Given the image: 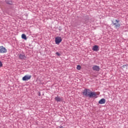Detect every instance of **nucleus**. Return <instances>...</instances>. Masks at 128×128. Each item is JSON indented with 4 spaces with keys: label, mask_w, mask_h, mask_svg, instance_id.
I'll return each instance as SVG.
<instances>
[{
    "label": "nucleus",
    "mask_w": 128,
    "mask_h": 128,
    "mask_svg": "<svg viewBox=\"0 0 128 128\" xmlns=\"http://www.w3.org/2000/svg\"><path fill=\"white\" fill-rule=\"evenodd\" d=\"M85 96H89V98H94L96 96V94L94 92H90L89 90L86 89L82 92Z\"/></svg>",
    "instance_id": "f257e3e1"
},
{
    "label": "nucleus",
    "mask_w": 128,
    "mask_h": 128,
    "mask_svg": "<svg viewBox=\"0 0 128 128\" xmlns=\"http://www.w3.org/2000/svg\"><path fill=\"white\" fill-rule=\"evenodd\" d=\"M112 24L116 28H120V20H114L112 21Z\"/></svg>",
    "instance_id": "f03ea898"
},
{
    "label": "nucleus",
    "mask_w": 128,
    "mask_h": 128,
    "mask_svg": "<svg viewBox=\"0 0 128 128\" xmlns=\"http://www.w3.org/2000/svg\"><path fill=\"white\" fill-rule=\"evenodd\" d=\"M8 52V50L4 46H0V54H6Z\"/></svg>",
    "instance_id": "7ed1b4c3"
},
{
    "label": "nucleus",
    "mask_w": 128,
    "mask_h": 128,
    "mask_svg": "<svg viewBox=\"0 0 128 128\" xmlns=\"http://www.w3.org/2000/svg\"><path fill=\"white\" fill-rule=\"evenodd\" d=\"M30 78H32V76L26 74L22 78V80L24 82H26V80H30Z\"/></svg>",
    "instance_id": "20e7f679"
},
{
    "label": "nucleus",
    "mask_w": 128,
    "mask_h": 128,
    "mask_svg": "<svg viewBox=\"0 0 128 128\" xmlns=\"http://www.w3.org/2000/svg\"><path fill=\"white\" fill-rule=\"evenodd\" d=\"M62 37L57 36L55 38V42L56 44H60L62 42Z\"/></svg>",
    "instance_id": "39448f33"
},
{
    "label": "nucleus",
    "mask_w": 128,
    "mask_h": 128,
    "mask_svg": "<svg viewBox=\"0 0 128 128\" xmlns=\"http://www.w3.org/2000/svg\"><path fill=\"white\" fill-rule=\"evenodd\" d=\"M93 70H95L96 72H100V66H98L96 65H94L92 68Z\"/></svg>",
    "instance_id": "423d86ee"
},
{
    "label": "nucleus",
    "mask_w": 128,
    "mask_h": 128,
    "mask_svg": "<svg viewBox=\"0 0 128 128\" xmlns=\"http://www.w3.org/2000/svg\"><path fill=\"white\" fill-rule=\"evenodd\" d=\"M54 100L58 102H62V100H64V99L62 98H60L58 96H57L55 97Z\"/></svg>",
    "instance_id": "0eeeda50"
},
{
    "label": "nucleus",
    "mask_w": 128,
    "mask_h": 128,
    "mask_svg": "<svg viewBox=\"0 0 128 128\" xmlns=\"http://www.w3.org/2000/svg\"><path fill=\"white\" fill-rule=\"evenodd\" d=\"M19 58H20V60H26V56L24 54H21L19 55Z\"/></svg>",
    "instance_id": "6e6552de"
},
{
    "label": "nucleus",
    "mask_w": 128,
    "mask_h": 128,
    "mask_svg": "<svg viewBox=\"0 0 128 128\" xmlns=\"http://www.w3.org/2000/svg\"><path fill=\"white\" fill-rule=\"evenodd\" d=\"M98 104H106V100L104 98L100 100L98 102Z\"/></svg>",
    "instance_id": "1a4fd4ad"
},
{
    "label": "nucleus",
    "mask_w": 128,
    "mask_h": 128,
    "mask_svg": "<svg viewBox=\"0 0 128 128\" xmlns=\"http://www.w3.org/2000/svg\"><path fill=\"white\" fill-rule=\"evenodd\" d=\"M92 50H94V52H98V46L95 45L93 46L92 48Z\"/></svg>",
    "instance_id": "9d476101"
},
{
    "label": "nucleus",
    "mask_w": 128,
    "mask_h": 128,
    "mask_svg": "<svg viewBox=\"0 0 128 128\" xmlns=\"http://www.w3.org/2000/svg\"><path fill=\"white\" fill-rule=\"evenodd\" d=\"M22 38H23V40H26V34H22Z\"/></svg>",
    "instance_id": "9b49d317"
},
{
    "label": "nucleus",
    "mask_w": 128,
    "mask_h": 128,
    "mask_svg": "<svg viewBox=\"0 0 128 128\" xmlns=\"http://www.w3.org/2000/svg\"><path fill=\"white\" fill-rule=\"evenodd\" d=\"M82 68V66H80V65H78L76 67V69L78 70H80V69Z\"/></svg>",
    "instance_id": "f8f14e48"
},
{
    "label": "nucleus",
    "mask_w": 128,
    "mask_h": 128,
    "mask_svg": "<svg viewBox=\"0 0 128 128\" xmlns=\"http://www.w3.org/2000/svg\"><path fill=\"white\" fill-rule=\"evenodd\" d=\"M56 54L58 56H60V54L58 52H56Z\"/></svg>",
    "instance_id": "ddd939ff"
},
{
    "label": "nucleus",
    "mask_w": 128,
    "mask_h": 128,
    "mask_svg": "<svg viewBox=\"0 0 128 128\" xmlns=\"http://www.w3.org/2000/svg\"><path fill=\"white\" fill-rule=\"evenodd\" d=\"M2 62L1 61H0V68H2Z\"/></svg>",
    "instance_id": "4468645a"
},
{
    "label": "nucleus",
    "mask_w": 128,
    "mask_h": 128,
    "mask_svg": "<svg viewBox=\"0 0 128 128\" xmlns=\"http://www.w3.org/2000/svg\"><path fill=\"white\" fill-rule=\"evenodd\" d=\"M126 65H123L122 66V68H126Z\"/></svg>",
    "instance_id": "2eb2a0df"
},
{
    "label": "nucleus",
    "mask_w": 128,
    "mask_h": 128,
    "mask_svg": "<svg viewBox=\"0 0 128 128\" xmlns=\"http://www.w3.org/2000/svg\"><path fill=\"white\" fill-rule=\"evenodd\" d=\"M7 4H10V3H7Z\"/></svg>",
    "instance_id": "dca6fc26"
}]
</instances>
